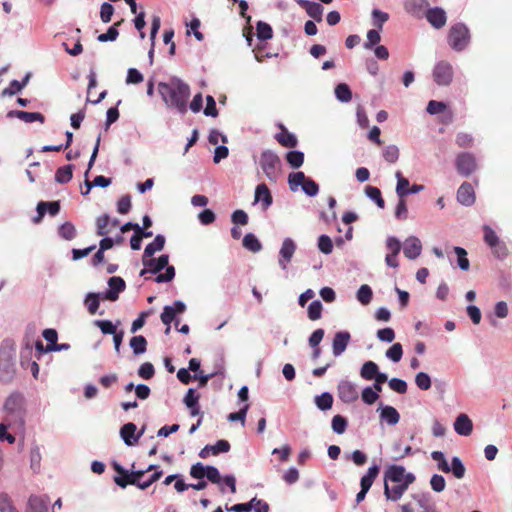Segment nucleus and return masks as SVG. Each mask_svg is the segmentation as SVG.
Listing matches in <instances>:
<instances>
[{"label": "nucleus", "instance_id": "obj_17", "mask_svg": "<svg viewBox=\"0 0 512 512\" xmlns=\"http://www.w3.org/2000/svg\"><path fill=\"white\" fill-rule=\"evenodd\" d=\"M422 251V244L416 236H410L404 241L403 253L408 259L418 258Z\"/></svg>", "mask_w": 512, "mask_h": 512}, {"label": "nucleus", "instance_id": "obj_1", "mask_svg": "<svg viewBox=\"0 0 512 512\" xmlns=\"http://www.w3.org/2000/svg\"><path fill=\"white\" fill-rule=\"evenodd\" d=\"M158 91L168 108L177 110L180 114L187 112V101L190 97V87L177 77L168 82H160Z\"/></svg>", "mask_w": 512, "mask_h": 512}, {"label": "nucleus", "instance_id": "obj_38", "mask_svg": "<svg viewBox=\"0 0 512 512\" xmlns=\"http://www.w3.org/2000/svg\"><path fill=\"white\" fill-rule=\"evenodd\" d=\"M110 184H111V179L107 178L105 176H102V175L96 176L92 182H90L89 180L86 179L85 185H86L87 189L85 192H82V194L87 195L90 192L92 187L106 188Z\"/></svg>", "mask_w": 512, "mask_h": 512}, {"label": "nucleus", "instance_id": "obj_59", "mask_svg": "<svg viewBox=\"0 0 512 512\" xmlns=\"http://www.w3.org/2000/svg\"><path fill=\"white\" fill-rule=\"evenodd\" d=\"M248 409L249 404L246 403L238 412L230 413L227 419L231 422L239 421L244 426Z\"/></svg>", "mask_w": 512, "mask_h": 512}, {"label": "nucleus", "instance_id": "obj_58", "mask_svg": "<svg viewBox=\"0 0 512 512\" xmlns=\"http://www.w3.org/2000/svg\"><path fill=\"white\" fill-rule=\"evenodd\" d=\"M94 325L97 326L103 334L117 333L116 326L110 320H95Z\"/></svg>", "mask_w": 512, "mask_h": 512}, {"label": "nucleus", "instance_id": "obj_15", "mask_svg": "<svg viewBox=\"0 0 512 512\" xmlns=\"http://www.w3.org/2000/svg\"><path fill=\"white\" fill-rule=\"evenodd\" d=\"M48 496L31 495L28 499L26 512H49Z\"/></svg>", "mask_w": 512, "mask_h": 512}, {"label": "nucleus", "instance_id": "obj_41", "mask_svg": "<svg viewBox=\"0 0 512 512\" xmlns=\"http://www.w3.org/2000/svg\"><path fill=\"white\" fill-rule=\"evenodd\" d=\"M286 160L292 168L297 169L303 165L304 154L298 150L289 151L286 154Z\"/></svg>", "mask_w": 512, "mask_h": 512}, {"label": "nucleus", "instance_id": "obj_43", "mask_svg": "<svg viewBox=\"0 0 512 512\" xmlns=\"http://www.w3.org/2000/svg\"><path fill=\"white\" fill-rule=\"evenodd\" d=\"M305 11L311 18H313L317 22L322 21L324 8L322 7L321 4L311 1L306 7Z\"/></svg>", "mask_w": 512, "mask_h": 512}, {"label": "nucleus", "instance_id": "obj_29", "mask_svg": "<svg viewBox=\"0 0 512 512\" xmlns=\"http://www.w3.org/2000/svg\"><path fill=\"white\" fill-rule=\"evenodd\" d=\"M73 176V165L59 167L55 173V181L60 184L68 183Z\"/></svg>", "mask_w": 512, "mask_h": 512}, {"label": "nucleus", "instance_id": "obj_54", "mask_svg": "<svg viewBox=\"0 0 512 512\" xmlns=\"http://www.w3.org/2000/svg\"><path fill=\"white\" fill-rule=\"evenodd\" d=\"M484 231V241L489 247L497 246L500 242L495 231L488 225H485L483 228Z\"/></svg>", "mask_w": 512, "mask_h": 512}, {"label": "nucleus", "instance_id": "obj_6", "mask_svg": "<svg viewBox=\"0 0 512 512\" xmlns=\"http://www.w3.org/2000/svg\"><path fill=\"white\" fill-rule=\"evenodd\" d=\"M415 480V477L412 473H407L406 481L403 483H395L394 486L391 488L389 487L388 483L384 484V495L386 496L387 500L391 501H397L399 500L404 492L407 490L408 486L413 483Z\"/></svg>", "mask_w": 512, "mask_h": 512}, {"label": "nucleus", "instance_id": "obj_22", "mask_svg": "<svg viewBox=\"0 0 512 512\" xmlns=\"http://www.w3.org/2000/svg\"><path fill=\"white\" fill-rule=\"evenodd\" d=\"M407 474L405 468L399 465L390 466L385 472V483L388 481L393 483H403L406 481Z\"/></svg>", "mask_w": 512, "mask_h": 512}, {"label": "nucleus", "instance_id": "obj_45", "mask_svg": "<svg viewBox=\"0 0 512 512\" xmlns=\"http://www.w3.org/2000/svg\"><path fill=\"white\" fill-rule=\"evenodd\" d=\"M348 426L347 419L342 415H335L331 421V427L334 433L341 435L343 434Z\"/></svg>", "mask_w": 512, "mask_h": 512}, {"label": "nucleus", "instance_id": "obj_10", "mask_svg": "<svg viewBox=\"0 0 512 512\" xmlns=\"http://www.w3.org/2000/svg\"><path fill=\"white\" fill-rule=\"evenodd\" d=\"M428 0H405L404 9L405 11L415 18L421 19L425 16L429 9Z\"/></svg>", "mask_w": 512, "mask_h": 512}, {"label": "nucleus", "instance_id": "obj_55", "mask_svg": "<svg viewBox=\"0 0 512 512\" xmlns=\"http://www.w3.org/2000/svg\"><path fill=\"white\" fill-rule=\"evenodd\" d=\"M322 308V304L319 300L312 301L308 307V318L312 321L320 319Z\"/></svg>", "mask_w": 512, "mask_h": 512}, {"label": "nucleus", "instance_id": "obj_23", "mask_svg": "<svg viewBox=\"0 0 512 512\" xmlns=\"http://www.w3.org/2000/svg\"><path fill=\"white\" fill-rule=\"evenodd\" d=\"M433 79L438 85L448 84V62L441 60L433 69Z\"/></svg>", "mask_w": 512, "mask_h": 512}, {"label": "nucleus", "instance_id": "obj_46", "mask_svg": "<svg viewBox=\"0 0 512 512\" xmlns=\"http://www.w3.org/2000/svg\"><path fill=\"white\" fill-rule=\"evenodd\" d=\"M389 19V14L379 9H373L372 11V24L377 30L382 31L383 25Z\"/></svg>", "mask_w": 512, "mask_h": 512}, {"label": "nucleus", "instance_id": "obj_7", "mask_svg": "<svg viewBox=\"0 0 512 512\" xmlns=\"http://www.w3.org/2000/svg\"><path fill=\"white\" fill-rule=\"evenodd\" d=\"M338 397L344 403L350 404L359 397L357 386L348 380H341L337 386Z\"/></svg>", "mask_w": 512, "mask_h": 512}, {"label": "nucleus", "instance_id": "obj_56", "mask_svg": "<svg viewBox=\"0 0 512 512\" xmlns=\"http://www.w3.org/2000/svg\"><path fill=\"white\" fill-rule=\"evenodd\" d=\"M361 398L365 404L372 405L378 400L379 394L372 387L367 386L362 390Z\"/></svg>", "mask_w": 512, "mask_h": 512}, {"label": "nucleus", "instance_id": "obj_31", "mask_svg": "<svg viewBox=\"0 0 512 512\" xmlns=\"http://www.w3.org/2000/svg\"><path fill=\"white\" fill-rule=\"evenodd\" d=\"M129 345L135 355L143 354L147 349V341L142 335L133 336L130 339Z\"/></svg>", "mask_w": 512, "mask_h": 512}, {"label": "nucleus", "instance_id": "obj_57", "mask_svg": "<svg viewBox=\"0 0 512 512\" xmlns=\"http://www.w3.org/2000/svg\"><path fill=\"white\" fill-rule=\"evenodd\" d=\"M383 157L389 163L397 162L399 158V149L396 145H388L383 149Z\"/></svg>", "mask_w": 512, "mask_h": 512}, {"label": "nucleus", "instance_id": "obj_19", "mask_svg": "<svg viewBox=\"0 0 512 512\" xmlns=\"http://www.w3.org/2000/svg\"><path fill=\"white\" fill-rule=\"evenodd\" d=\"M109 290L104 293V299L116 301L119 293L125 289V281L121 277L113 276L108 280Z\"/></svg>", "mask_w": 512, "mask_h": 512}, {"label": "nucleus", "instance_id": "obj_26", "mask_svg": "<svg viewBox=\"0 0 512 512\" xmlns=\"http://www.w3.org/2000/svg\"><path fill=\"white\" fill-rule=\"evenodd\" d=\"M164 245L165 237L160 234L156 235L154 240L145 247L143 258L152 257L156 252L161 251L164 248Z\"/></svg>", "mask_w": 512, "mask_h": 512}, {"label": "nucleus", "instance_id": "obj_36", "mask_svg": "<svg viewBox=\"0 0 512 512\" xmlns=\"http://www.w3.org/2000/svg\"><path fill=\"white\" fill-rule=\"evenodd\" d=\"M365 194L369 199L374 201L379 208L383 209L385 207V201L382 198L379 188L374 186H366Z\"/></svg>", "mask_w": 512, "mask_h": 512}, {"label": "nucleus", "instance_id": "obj_37", "mask_svg": "<svg viewBox=\"0 0 512 512\" xmlns=\"http://www.w3.org/2000/svg\"><path fill=\"white\" fill-rule=\"evenodd\" d=\"M395 176L397 178L396 194L399 198L403 199L405 196L409 195V180L403 177L400 171H397Z\"/></svg>", "mask_w": 512, "mask_h": 512}, {"label": "nucleus", "instance_id": "obj_50", "mask_svg": "<svg viewBox=\"0 0 512 512\" xmlns=\"http://www.w3.org/2000/svg\"><path fill=\"white\" fill-rule=\"evenodd\" d=\"M121 22L122 21L117 22L109 27L106 33H102L97 37V40L99 42L115 41L119 35L117 27L121 24Z\"/></svg>", "mask_w": 512, "mask_h": 512}, {"label": "nucleus", "instance_id": "obj_52", "mask_svg": "<svg viewBox=\"0 0 512 512\" xmlns=\"http://www.w3.org/2000/svg\"><path fill=\"white\" fill-rule=\"evenodd\" d=\"M446 109H447V104L445 102L435 101V100L429 101L427 104V107H426V111L430 115L441 114V113L445 112Z\"/></svg>", "mask_w": 512, "mask_h": 512}, {"label": "nucleus", "instance_id": "obj_48", "mask_svg": "<svg viewBox=\"0 0 512 512\" xmlns=\"http://www.w3.org/2000/svg\"><path fill=\"white\" fill-rule=\"evenodd\" d=\"M58 233L64 240H72L76 237V228L71 222H65L59 227Z\"/></svg>", "mask_w": 512, "mask_h": 512}, {"label": "nucleus", "instance_id": "obj_11", "mask_svg": "<svg viewBox=\"0 0 512 512\" xmlns=\"http://www.w3.org/2000/svg\"><path fill=\"white\" fill-rule=\"evenodd\" d=\"M424 17L435 29L444 27L447 21L446 12L440 7L429 8Z\"/></svg>", "mask_w": 512, "mask_h": 512}, {"label": "nucleus", "instance_id": "obj_3", "mask_svg": "<svg viewBox=\"0 0 512 512\" xmlns=\"http://www.w3.org/2000/svg\"><path fill=\"white\" fill-rule=\"evenodd\" d=\"M259 165L267 179L276 183L281 175L282 167L279 156L272 150H264L260 155Z\"/></svg>", "mask_w": 512, "mask_h": 512}, {"label": "nucleus", "instance_id": "obj_30", "mask_svg": "<svg viewBox=\"0 0 512 512\" xmlns=\"http://www.w3.org/2000/svg\"><path fill=\"white\" fill-rule=\"evenodd\" d=\"M379 372V367L378 365L373 362V361H366L361 369H360V376L364 379V380H372L373 377H375V375Z\"/></svg>", "mask_w": 512, "mask_h": 512}, {"label": "nucleus", "instance_id": "obj_39", "mask_svg": "<svg viewBox=\"0 0 512 512\" xmlns=\"http://www.w3.org/2000/svg\"><path fill=\"white\" fill-rule=\"evenodd\" d=\"M99 296V293L90 292L85 297L84 304L91 315H94L98 311L100 305Z\"/></svg>", "mask_w": 512, "mask_h": 512}, {"label": "nucleus", "instance_id": "obj_12", "mask_svg": "<svg viewBox=\"0 0 512 512\" xmlns=\"http://www.w3.org/2000/svg\"><path fill=\"white\" fill-rule=\"evenodd\" d=\"M377 412L379 413L380 421L390 426L398 424L400 420V414L393 406L380 404Z\"/></svg>", "mask_w": 512, "mask_h": 512}, {"label": "nucleus", "instance_id": "obj_42", "mask_svg": "<svg viewBox=\"0 0 512 512\" xmlns=\"http://www.w3.org/2000/svg\"><path fill=\"white\" fill-rule=\"evenodd\" d=\"M372 296H373L372 289L367 284L361 285L356 294L357 300L362 305H368L372 300Z\"/></svg>", "mask_w": 512, "mask_h": 512}, {"label": "nucleus", "instance_id": "obj_27", "mask_svg": "<svg viewBox=\"0 0 512 512\" xmlns=\"http://www.w3.org/2000/svg\"><path fill=\"white\" fill-rule=\"evenodd\" d=\"M378 473L379 467L377 465L369 467L367 473L360 480L361 489L369 491Z\"/></svg>", "mask_w": 512, "mask_h": 512}, {"label": "nucleus", "instance_id": "obj_33", "mask_svg": "<svg viewBox=\"0 0 512 512\" xmlns=\"http://www.w3.org/2000/svg\"><path fill=\"white\" fill-rule=\"evenodd\" d=\"M335 97L342 103H348L352 99V92L346 83H340L335 87Z\"/></svg>", "mask_w": 512, "mask_h": 512}, {"label": "nucleus", "instance_id": "obj_63", "mask_svg": "<svg viewBox=\"0 0 512 512\" xmlns=\"http://www.w3.org/2000/svg\"><path fill=\"white\" fill-rule=\"evenodd\" d=\"M415 383L421 390H428L431 387V380L427 373L419 372L415 377Z\"/></svg>", "mask_w": 512, "mask_h": 512}, {"label": "nucleus", "instance_id": "obj_35", "mask_svg": "<svg viewBox=\"0 0 512 512\" xmlns=\"http://www.w3.org/2000/svg\"><path fill=\"white\" fill-rule=\"evenodd\" d=\"M380 30L371 29L367 32L366 41L363 44V47L366 50H372L374 47L378 46L381 41Z\"/></svg>", "mask_w": 512, "mask_h": 512}, {"label": "nucleus", "instance_id": "obj_61", "mask_svg": "<svg viewBox=\"0 0 512 512\" xmlns=\"http://www.w3.org/2000/svg\"><path fill=\"white\" fill-rule=\"evenodd\" d=\"M113 13H114V7L112 6V4H110L108 2L102 3L101 8H100V18L103 23L110 22L111 18L113 16Z\"/></svg>", "mask_w": 512, "mask_h": 512}, {"label": "nucleus", "instance_id": "obj_40", "mask_svg": "<svg viewBox=\"0 0 512 512\" xmlns=\"http://www.w3.org/2000/svg\"><path fill=\"white\" fill-rule=\"evenodd\" d=\"M454 252L457 256L458 267L463 271L469 270L470 261L468 259L467 251L462 247H454Z\"/></svg>", "mask_w": 512, "mask_h": 512}, {"label": "nucleus", "instance_id": "obj_18", "mask_svg": "<svg viewBox=\"0 0 512 512\" xmlns=\"http://www.w3.org/2000/svg\"><path fill=\"white\" fill-rule=\"evenodd\" d=\"M476 199L475 190L472 184L464 182L457 191V201L464 206H471Z\"/></svg>", "mask_w": 512, "mask_h": 512}, {"label": "nucleus", "instance_id": "obj_49", "mask_svg": "<svg viewBox=\"0 0 512 512\" xmlns=\"http://www.w3.org/2000/svg\"><path fill=\"white\" fill-rule=\"evenodd\" d=\"M256 30H257V37L260 40H269L273 36L272 28L266 22L259 21L257 23Z\"/></svg>", "mask_w": 512, "mask_h": 512}, {"label": "nucleus", "instance_id": "obj_34", "mask_svg": "<svg viewBox=\"0 0 512 512\" xmlns=\"http://www.w3.org/2000/svg\"><path fill=\"white\" fill-rule=\"evenodd\" d=\"M314 402L318 409L326 411L331 409L333 405V396L329 392H323L315 397Z\"/></svg>", "mask_w": 512, "mask_h": 512}, {"label": "nucleus", "instance_id": "obj_47", "mask_svg": "<svg viewBox=\"0 0 512 512\" xmlns=\"http://www.w3.org/2000/svg\"><path fill=\"white\" fill-rule=\"evenodd\" d=\"M450 472L457 479H462L465 476L466 468L458 457L451 459Z\"/></svg>", "mask_w": 512, "mask_h": 512}, {"label": "nucleus", "instance_id": "obj_53", "mask_svg": "<svg viewBox=\"0 0 512 512\" xmlns=\"http://www.w3.org/2000/svg\"><path fill=\"white\" fill-rule=\"evenodd\" d=\"M19 120L24 121L25 123H32L35 121H39L40 123H44L45 117L43 114L39 112H27L21 111Z\"/></svg>", "mask_w": 512, "mask_h": 512}, {"label": "nucleus", "instance_id": "obj_25", "mask_svg": "<svg viewBox=\"0 0 512 512\" xmlns=\"http://www.w3.org/2000/svg\"><path fill=\"white\" fill-rule=\"evenodd\" d=\"M23 400L21 394L13 393L6 399L4 409L11 414L19 413L23 406Z\"/></svg>", "mask_w": 512, "mask_h": 512}, {"label": "nucleus", "instance_id": "obj_13", "mask_svg": "<svg viewBox=\"0 0 512 512\" xmlns=\"http://www.w3.org/2000/svg\"><path fill=\"white\" fill-rule=\"evenodd\" d=\"M351 339V335L347 331H339L334 335L332 340V353L335 357L341 356Z\"/></svg>", "mask_w": 512, "mask_h": 512}, {"label": "nucleus", "instance_id": "obj_2", "mask_svg": "<svg viewBox=\"0 0 512 512\" xmlns=\"http://www.w3.org/2000/svg\"><path fill=\"white\" fill-rule=\"evenodd\" d=\"M169 256L167 254H162L157 259L153 258H142V263L145 267L149 268V272L152 274L159 273L162 269L165 268V273L158 274L154 279L157 283H167L174 279L175 277V268L173 266L168 265Z\"/></svg>", "mask_w": 512, "mask_h": 512}, {"label": "nucleus", "instance_id": "obj_32", "mask_svg": "<svg viewBox=\"0 0 512 512\" xmlns=\"http://www.w3.org/2000/svg\"><path fill=\"white\" fill-rule=\"evenodd\" d=\"M243 247L257 253L262 249V244L253 233H247L243 238Z\"/></svg>", "mask_w": 512, "mask_h": 512}, {"label": "nucleus", "instance_id": "obj_21", "mask_svg": "<svg viewBox=\"0 0 512 512\" xmlns=\"http://www.w3.org/2000/svg\"><path fill=\"white\" fill-rule=\"evenodd\" d=\"M230 450V444L227 440H218L214 445H206L199 452L201 458H206L210 454L217 455L219 453H226Z\"/></svg>", "mask_w": 512, "mask_h": 512}, {"label": "nucleus", "instance_id": "obj_62", "mask_svg": "<svg viewBox=\"0 0 512 512\" xmlns=\"http://www.w3.org/2000/svg\"><path fill=\"white\" fill-rule=\"evenodd\" d=\"M388 384L391 390L399 394H404L407 391V383L400 378H392L389 380Z\"/></svg>", "mask_w": 512, "mask_h": 512}, {"label": "nucleus", "instance_id": "obj_28", "mask_svg": "<svg viewBox=\"0 0 512 512\" xmlns=\"http://www.w3.org/2000/svg\"><path fill=\"white\" fill-rule=\"evenodd\" d=\"M276 139L279 144L287 148H294L298 143L296 136L288 132L284 127H282V132L276 135Z\"/></svg>", "mask_w": 512, "mask_h": 512}, {"label": "nucleus", "instance_id": "obj_24", "mask_svg": "<svg viewBox=\"0 0 512 512\" xmlns=\"http://www.w3.org/2000/svg\"><path fill=\"white\" fill-rule=\"evenodd\" d=\"M48 212L51 216H55L60 211V204L58 201L53 202H40L37 205V213L38 216L34 219L35 222H38L45 214Z\"/></svg>", "mask_w": 512, "mask_h": 512}, {"label": "nucleus", "instance_id": "obj_16", "mask_svg": "<svg viewBox=\"0 0 512 512\" xmlns=\"http://www.w3.org/2000/svg\"><path fill=\"white\" fill-rule=\"evenodd\" d=\"M453 427L458 435L466 437L473 431V422L467 414L461 413L456 417Z\"/></svg>", "mask_w": 512, "mask_h": 512}, {"label": "nucleus", "instance_id": "obj_4", "mask_svg": "<svg viewBox=\"0 0 512 512\" xmlns=\"http://www.w3.org/2000/svg\"><path fill=\"white\" fill-rule=\"evenodd\" d=\"M288 184L291 191L295 192L301 186L302 191L309 197H314L319 192L318 184L305 176L301 171L290 173L288 176Z\"/></svg>", "mask_w": 512, "mask_h": 512}, {"label": "nucleus", "instance_id": "obj_44", "mask_svg": "<svg viewBox=\"0 0 512 512\" xmlns=\"http://www.w3.org/2000/svg\"><path fill=\"white\" fill-rule=\"evenodd\" d=\"M110 222H111V219L106 214L97 218L96 226H97V234L99 236H106L107 234L110 233V231H111Z\"/></svg>", "mask_w": 512, "mask_h": 512}, {"label": "nucleus", "instance_id": "obj_14", "mask_svg": "<svg viewBox=\"0 0 512 512\" xmlns=\"http://www.w3.org/2000/svg\"><path fill=\"white\" fill-rule=\"evenodd\" d=\"M254 202L260 203L263 211H266L272 205L273 198L266 184L262 183L256 186Z\"/></svg>", "mask_w": 512, "mask_h": 512}, {"label": "nucleus", "instance_id": "obj_60", "mask_svg": "<svg viewBox=\"0 0 512 512\" xmlns=\"http://www.w3.org/2000/svg\"><path fill=\"white\" fill-rule=\"evenodd\" d=\"M318 249L324 254H330L333 250V243L331 238L327 235L319 236Z\"/></svg>", "mask_w": 512, "mask_h": 512}, {"label": "nucleus", "instance_id": "obj_20", "mask_svg": "<svg viewBox=\"0 0 512 512\" xmlns=\"http://www.w3.org/2000/svg\"><path fill=\"white\" fill-rule=\"evenodd\" d=\"M136 430V425L131 422L126 423L121 427L120 435L127 446L134 445L138 441L140 436L143 434V430H141V432L138 435H135Z\"/></svg>", "mask_w": 512, "mask_h": 512}, {"label": "nucleus", "instance_id": "obj_8", "mask_svg": "<svg viewBox=\"0 0 512 512\" xmlns=\"http://www.w3.org/2000/svg\"><path fill=\"white\" fill-rule=\"evenodd\" d=\"M456 169L464 177L472 174L477 167L476 160L472 154L462 153L456 158Z\"/></svg>", "mask_w": 512, "mask_h": 512}, {"label": "nucleus", "instance_id": "obj_51", "mask_svg": "<svg viewBox=\"0 0 512 512\" xmlns=\"http://www.w3.org/2000/svg\"><path fill=\"white\" fill-rule=\"evenodd\" d=\"M403 355V348L400 343H394L387 351L386 357L393 362H399Z\"/></svg>", "mask_w": 512, "mask_h": 512}, {"label": "nucleus", "instance_id": "obj_5", "mask_svg": "<svg viewBox=\"0 0 512 512\" xmlns=\"http://www.w3.org/2000/svg\"><path fill=\"white\" fill-rule=\"evenodd\" d=\"M470 38L469 29L462 23L450 28V44L456 51H462L469 44Z\"/></svg>", "mask_w": 512, "mask_h": 512}, {"label": "nucleus", "instance_id": "obj_9", "mask_svg": "<svg viewBox=\"0 0 512 512\" xmlns=\"http://www.w3.org/2000/svg\"><path fill=\"white\" fill-rule=\"evenodd\" d=\"M296 251V244L291 238H285L279 251L278 263L283 270L287 269L288 263Z\"/></svg>", "mask_w": 512, "mask_h": 512}, {"label": "nucleus", "instance_id": "obj_64", "mask_svg": "<svg viewBox=\"0 0 512 512\" xmlns=\"http://www.w3.org/2000/svg\"><path fill=\"white\" fill-rule=\"evenodd\" d=\"M0 511L1 512H17L10 497L7 494L0 495Z\"/></svg>", "mask_w": 512, "mask_h": 512}]
</instances>
